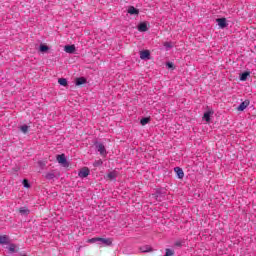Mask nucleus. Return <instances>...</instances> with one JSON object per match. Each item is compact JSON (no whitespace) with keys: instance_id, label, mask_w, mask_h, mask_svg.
<instances>
[{"instance_id":"obj_18","label":"nucleus","mask_w":256,"mask_h":256,"mask_svg":"<svg viewBox=\"0 0 256 256\" xmlns=\"http://www.w3.org/2000/svg\"><path fill=\"white\" fill-rule=\"evenodd\" d=\"M19 213H20L21 215H29V209H27V208H25V207H21V208L19 209Z\"/></svg>"},{"instance_id":"obj_15","label":"nucleus","mask_w":256,"mask_h":256,"mask_svg":"<svg viewBox=\"0 0 256 256\" xmlns=\"http://www.w3.org/2000/svg\"><path fill=\"white\" fill-rule=\"evenodd\" d=\"M117 175H118L117 171H112V172L108 173L107 177H108V179H110V181H113V180L117 179Z\"/></svg>"},{"instance_id":"obj_3","label":"nucleus","mask_w":256,"mask_h":256,"mask_svg":"<svg viewBox=\"0 0 256 256\" xmlns=\"http://www.w3.org/2000/svg\"><path fill=\"white\" fill-rule=\"evenodd\" d=\"M138 31H140V33H145L147 31H149V23L147 22H142L138 25Z\"/></svg>"},{"instance_id":"obj_17","label":"nucleus","mask_w":256,"mask_h":256,"mask_svg":"<svg viewBox=\"0 0 256 256\" xmlns=\"http://www.w3.org/2000/svg\"><path fill=\"white\" fill-rule=\"evenodd\" d=\"M45 179H47L48 181H51L52 179H55V173H53V172L46 173Z\"/></svg>"},{"instance_id":"obj_1","label":"nucleus","mask_w":256,"mask_h":256,"mask_svg":"<svg viewBox=\"0 0 256 256\" xmlns=\"http://www.w3.org/2000/svg\"><path fill=\"white\" fill-rule=\"evenodd\" d=\"M99 245H105V247H111L113 245V238H99Z\"/></svg>"},{"instance_id":"obj_13","label":"nucleus","mask_w":256,"mask_h":256,"mask_svg":"<svg viewBox=\"0 0 256 256\" xmlns=\"http://www.w3.org/2000/svg\"><path fill=\"white\" fill-rule=\"evenodd\" d=\"M85 83H87V79H85V77H79L76 78V85H85Z\"/></svg>"},{"instance_id":"obj_4","label":"nucleus","mask_w":256,"mask_h":256,"mask_svg":"<svg viewBox=\"0 0 256 256\" xmlns=\"http://www.w3.org/2000/svg\"><path fill=\"white\" fill-rule=\"evenodd\" d=\"M96 149L100 152V155H107V150L105 149V145L103 143H96Z\"/></svg>"},{"instance_id":"obj_29","label":"nucleus","mask_w":256,"mask_h":256,"mask_svg":"<svg viewBox=\"0 0 256 256\" xmlns=\"http://www.w3.org/2000/svg\"><path fill=\"white\" fill-rule=\"evenodd\" d=\"M8 251L10 253H15L16 250H15V244H10L9 247H8Z\"/></svg>"},{"instance_id":"obj_26","label":"nucleus","mask_w":256,"mask_h":256,"mask_svg":"<svg viewBox=\"0 0 256 256\" xmlns=\"http://www.w3.org/2000/svg\"><path fill=\"white\" fill-rule=\"evenodd\" d=\"M99 239L98 237L95 238H91L87 240V243H99Z\"/></svg>"},{"instance_id":"obj_28","label":"nucleus","mask_w":256,"mask_h":256,"mask_svg":"<svg viewBox=\"0 0 256 256\" xmlns=\"http://www.w3.org/2000/svg\"><path fill=\"white\" fill-rule=\"evenodd\" d=\"M93 165L94 167H101V165H103V160H96Z\"/></svg>"},{"instance_id":"obj_11","label":"nucleus","mask_w":256,"mask_h":256,"mask_svg":"<svg viewBox=\"0 0 256 256\" xmlns=\"http://www.w3.org/2000/svg\"><path fill=\"white\" fill-rule=\"evenodd\" d=\"M64 51L66 53H75V45H66Z\"/></svg>"},{"instance_id":"obj_19","label":"nucleus","mask_w":256,"mask_h":256,"mask_svg":"<svg viewBox=\"0 0 256 256\" xmlns=\"http://www.w3.org/2000/svg\"><path fill=\"white\" fill-rule=\"evenodd\" d=\"M250 75L249 72H244L240 75V81H247V77Z\"/></svg>"},{"instance_id":"obj_20","label":"nucleus","mask_w":256,"mask_h":256,"mask_svg":"<svg viewBox=\"0 0 256 256\" xmlns=\"http://www.w3.org/2000/svg\"><path fill=\"white\" fill-rule=\"evenodd\" d=\"M59 85H62V87H67V79L65 78H60L58 79Z\"/></svg>"},{"instance_id":"obj_24","label":"nucleus","mask_w":256,"mask_h":256,"mask_svg":"<svg viewBox=\"0 0 256 256\" xmlns=\"http://www.w3.org/2000/svg\"><path fill=\"white\" fill-rule=\"evenodd\" d=\"M173 255H175V251L167 248L166 249V254L164 256H173Z\"/></svg>"},{"instance_id":"obj_30","label":"nucleus","mask_w":256,"mask_h":256,"mask_svg":"<svg viewBox=\"0 0 256 256\" xmlns=\"http://www.w3.org/2000/svg\"><path fill=\"white\" fill-rule=\"evenodd\" d=\"M154 195H155L156 199H159V197H162L161 190H157L156 194H154Z\"/></svg>"},{"instance_id":"obj_32","label":"nucleus","mask_w":256,"mask_h":256,"mask_svg":"<svg viewBox=\"0 0 256 256\" xmlns=\"http://www.w3.org/2000/svg\"><path fill=\"white\" fill-rule=\"evenodd\" d=\"M167 67L169 68V69H171V68H173V63H171V62H167Z\"/></svg>"},{"instance_id":"obj_8","label":"nucleus","mask_w":256,"mask_h":256,"mask_svg":"<svg viewBox=\"0 0 256 256\" xmlns=\"http://www.w3.org/2000/svg\"><path fill=\"white\" fill-rule=\"evenodd\" d=\"M89 173H90L89 168H83L82 170L79 171L78 175L82 179H85V177H89Z\"/></svg>"},{"instance_id":"obj_27","label":"nucleus","mask_w":256,"mask_h":256,"mask_svg":"<svg viewBox=\"0 0 256 256\" xmlns=\"http://www.w3.org/2000/svg\"><path fill=\"white\" fill-rule=\"evenodd\" d=\"M20 130L22 131V133H27V131H29V126L27 125H22L20 127Z\"/></svg>"},{"instance_id":"obj_14","label":"nucleus","mask_w":256,"mask_h":256,"mask_svg":"<svg viewBox=\"0 0 256 256\" xmlns=\"http://www.w3.org/2000/svg\"><path fill=\"white\" fill-rule=\"evenodd\" d=\"M9 243V237L7 235L0 236V245H7Z\"/></svg>"},{"instance_id":"obj_23","label":"nucleus","mask_w":256,"mask_h":256,"mask_svg":"<svg viewBox=\"0 0 256 256\" xmlns=\"http://www.w3.org/2000/svg\"><path fill=\"white\" fill-rule=\"evenodd\" d=\"M140 251H141L142 253H149V251H151V247H149V246H143V247L140 248Z\"/></svg>"},{"instance_id":"obj_7","label":"nucleus","mask_w":256,"mask_h":256,"mask_svg":"<svg viewBox=\"0 0 256 256\" xmlns=\"http://www.w3.org/2000/svg\"><path fill=\"white\" fill-rule=\"evenodd\" d=\"M174 171L178 177V179H183L185 177V172H183V169L180 167H175Z\"/></svg>"},{"instance_id":"obj_6","label":"nucleus","mask_w":256,"mask_h":256,"mask_svg":"<svg viewBox=\"0 0 256 256\" xmlns=\"http://www.w3.org/2000/svg\"><path fill=\"white\" fill-rule=\"evenodd\" d=\"M140 59H151V52L149 50L140 51Z\"/></svg>"},{"instance_id":"obj_21","label":"nucleus","mask_w":256,"mask_h":256,"mask_svg":"<svg viewBox=\"0 0 256 256\" xmlns=\"http://www.w3.org/2000/svg\"><path fill=\"white\" fill-rule=\"evenodd\" d=\"M46 51H49V46L41 44L40 45V52L41 53H46Z\"/></svg>"},{"instance_id":"obj_22","label":"nucleus","mask_w":256,"mask_h":256,"mask_svg":"<svg viewBox=\"0 0 256 256\" xmlns=\"http://www.w3.org/2000/svg\"><path fill=\"white\" fill-rule=\"evenodd\" d=\"M149 121H151V118L145 117V118H142V119L140 120V124L143 125V126H145V125H147V123H149Z\"/></svg>"},{"instance_id":"obj_9","label":"nucleus","mask_w":256,"mask_h":256,"mask_svg":"<svg viewBox=\"0 0 256 256\" xmlns=\"http://www.w3.org/2000/svg\"><path fill=\"white\" fill-rule=\"evenodd\" d=\"M213 110H208L203 115V120L206 121V123H209L211 121V115H213Z\"/></svg>"},{"instance_id":"obj_12","label":"nucleus","mask_w":256,"mask_h":256,"mask_svg":"<svg viewBox=\"0 0 256 256\" xmlns=\"http://www.w3.org/2000/svg\"><path fill=\"white\" fill-rule=\"evenodd\" d=\"M128 13L130 15H139V10L137 8H135L134 6H130L128 8Z\"/></svg>"},{"instance_id":"obj_16","label":"nucleus","mask_w":256,"mask_h":256,"mask_svg":"<svg viewBox=\"0 0 256 256\" xmlns=\"http://www.w3.org/2000/svg\"><path fill=\"white\" fill-rule=\"evenodd\" d=\"M164 47H165L166 51H169V49H173V47H175V43H173V42H164Z\"/></svg>"},{"instance_id":"obj_10","label":"nucleus","mask_w":256,"mask_h":256,"mask_svg":"<svg viewBox=\"0 0 256 256\" xmlns=\"http://www.w3.org/2000/svg\"><path fill=\"white\" fill-rule=\"evenodd\" d=\"M249 100L243 101L238 107L237 111H245L246 107H249Z\"/></svg>"},{"instance_id":"obj_25","label":"nucleus","mask_w":256,"mask_h":256,"mask_svg":"<svg viewBox=\"0 0 256 256\" xmlns=\"http://www.w3.org/2000/svg\"><path fill=\"white\" fill-rule=\"evenodd\" d=\"M22 184L26 189H29V187H31V184H29V180L27 179H24Z\"/></svg>"},{"instance_id":"obj_5","label":"nucleus","mask_w":256,"mask_h":256,"mask_svg":"<svg viewBox=\"0 0 256 256\" xmlns=\"http://www.w3.org/2000/svg\"><path fill=\"white\" fill-rule=\"evenodd\" d=\"M216 22L218 23V26L220 29H225L227 27V19L226 18H218L216 19Z\"/></svg>"},{"instance_id":"obj_31","label":"nucleus","mask_w":256,"mask_h":256,"mask_svg":"<svg viewBox=\"0 0 256 256\" xmlns=\"http://www.w3.org/2000/svg\"><path fill=\"white\" fill-rule=\"evenodd\" d=\"M175 247H183V242H181V241H177V242H175Z\"/></svg>"},{"instance_id":"obj_33","label":"nucleus","mask_w":256,"mask_h":256,"mask_svg":"<svg viewBox=\"0 0 256 256\" xmlns=\"http://www.w3.org/2000/svg\"><path fill=\"white\" fill-rule=\"evenodd\" d=\"M25 256V255H24Z\"/></svg>"},{"instance_id":"obj_2","label":"nucleus","mask_w":256,"mask_h":256,"mask_svg":"<svg viewBox=\"0 0 256 256\" xmlns=\"http://www.w3.org/2000/svg\"><path fill=\"white\" fill-rule=\"evenodd\" d=\"M57 161L58 163L63 165V167H69V163L67 162V158L65 157V154L58 155Z\"/></svg>"}]
</instances>
